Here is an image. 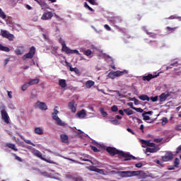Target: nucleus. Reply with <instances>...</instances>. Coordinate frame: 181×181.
<instances>
[{
    "instance_id": "bb28decb",
    "label": "nucleus",
    "mask_w": 181,
    "mask_h": 181,
    "mask_svg": "<svg viewBox=\"0 0 181 181\" xmlns=\"http://www.w3.org/2000/svg\"><path fill=\"white\" fill-rule=\"evenodd\" d=\"M40 81V79L39 78H36V79H31L30 80V81L28 82V84L30 86H35L36 84H39V82Z\"/></svg>"
},
{
    "instance_id": "6ab92c4d",
    "label": "nucleus",
    "mask_w": 181,
    "mask_h": 181,
    "mask_svg": "<svg viewBox=\"0 0 181 181\" xmlns=\"http://www.w3.org/2000/svg\"><path fill=\"white\" fill-rule=\"evenodd\" d=\"M86 115H87V113H86V110L84 109L76 113V117H78V118H86Z\"/></svg>"
},
{
    "instance_id": "393cba45",
    "label": "nucleus",
    "mask_w": 181,
    "mask_h": 181,
    "mask_svg": "<svg viewBox=\"0 0 181 181\" xmlns=\"http://www.w3.org/2000/svg\"><path fill=\"white\" fill-rule=\"evenodd\" d=\"M142 144L146 145V146H150L151 148H155L156 145L154 143H151V141L146 140H143Z\"/></svg>"
},
{
    "instance_id": "20e7f679",
    "label": "nucleus",
    "mask_w": 181,
    "mask_h": 181,
    "mask_svg": "<svg viewBox=\"0 0 181 181\" xmlns=\"http://www.w3.org/2000/svg\"><path fill=\"white\" fill-rule=\"evenodd\" d=\"M36 54V48L35 47H31L28 53L24 54L22 57L23 60H26V59H33V57Z\"/></svg>"
},
{
    "instance_id": "13d9d810",
    "label": "nucleus",
    "mask_w": 181,
    "mask_h": 181,
    "mask_svg": "<svg viewBox=\"0 0 181 181\" xmlns=\"http://www.w3.org/2000/svg\"><path fill=\"white\" fill-rule=\"evenodd\" d=\"M104 28H105V29H106V30H111V27H110V25H108V24H105V25H104Z\"/></svg>"
},
{
    "instance_id": "e2e57ef3",
    "label": "nucleus",
    "mask_w": 181,
    "mask_h": 181,
    "mask_svg": "<svg viewBox=\"0 0 181 181\" xmlns=\"http://www.w3.org/2000/svg\"><path fill=\"white\" fill-rule=\"evenodd\" d=\"M9 60H11L10 58H6V59L4 60V66H6V64H8V63H9Z\"/></svg>"
},
{
    "instance_id": "603ef678",
    "label": "nucleus",
    "mask_w": 181,
    "mask_h": 181,
    "mask_svg": "<svg viewBox=\"0 0 181 181\" xmlns=\"http://www.w3.org/2000/svg\"><path fill=\"white\" fill-rule=\"evenodd\" d=\"M167 122H168V118L163 117V119H162V125H166Z\"/></svg>"
},
{
    "instance_id": "a878e982",
    "label": "nucleus",
    "mask_w": 181,
    "mask_h": 181,
    "mask_svg": "<svg viewBox=\"0 0 181 181\" xmlns=\"http://www.w3.org/2000/svg\"><path fill=\"white\" fill-rule=\"evenodd\" d=\"M74 100H72L69 103V108L72 112H76V107H74Z\"/></svg>"
},
{
    "instance_id": "0e129e2a",
    "label": "nucleus",
    "mask_w": 181,
    "mask_h": 181,
    "mask_svg": "<svg viewBox=\"0 0 181 181\" xmlns=\"http://www.w3.org/2000/svg\"><path fill=\"white\" fill-rule=\"evenodd\" d=\"M128 105H129V107H130V108H132V110H134V108H136L135 107H134L133 103H129Z\"/></svg>"
},
{
    "instance_id": "dca6fc26",
    "label": "nucleus",
    "mask_w": 181,
    "mask_h": 181,
    "mask_svg": "<svg viewBox=\"0 0 181 181\" xmlns=\"http://www.w3.org/2000/svg\"><path fill=\"white\" fill-rule=\"evenodd\" d=\"M170 94L169 92H165L160 94V103H164L168 99V97H170Z\"/></svg>"
},
{
    "instance_id": "6e6552de",
    "label": "nucleus",
    "mask_w": 181,
    "mask_h": 181,
    "mask_svg": "<svg viewBox=\"0 0 181 181\" xmlns=\"http://www.w3.org/2000/svg\"><path fill=\"white\" fill-rule=\"evenodd\" d=\"M110 22L115 25V26H118L122 23V18L119 16H113L110 18Z\"/></svg>"
},
{
    "instance_id": "680f3d73",
    "label": "nucleus",
    "mask_w": 181,
    "mask_h": 181,
    "mask_svg": "<svg viewBox=\"0 0 181 181\" xmlns=\"http://www.w3.org/2000/svg\"><path fill=\"white\" fill-rule=\"evenodd\" d=\"M74 181H83V178H81V177H75L74 178Z\"/></svg>"
},
{
    "instance_id": "c756f323",
    "label": "nucleus",
    "mask_w": 181,
    "mask_h": 181,
    "mask_svg": "<svg viewBox=\"0 0 181 181\" xmlns=\"http://www.w3.org/2000/svg\"><path fill=\"white\" fill-rule=\"evenodd\" d=\"M39 6H41V8H47V4H46V2L43 1H39L37 0V1H36Z\"/></svg>"
},
{
    "instance_id": "79ce46f5",
    "label": "nucleus",
    "mask_w": 181,
    "mask_h": 181,
    "mask_svg": "<svg viewBox=\"0 0 181 181\" xmlns=\"http://www.w3.org/2000/svg\"><path fill=\"white\" fill-rule=\"evenodd\" d=\"M100 114L103 115V117H107V115H108V113H107V112L104 111V108H101L100 110Z\"/></svg>"
},
{
    "instance_id": "4be33fe9",
    "label": "nucleus",
    "mask_w": 181,
    "mask_h": 181,
    "mask_svg": "<svg viewBox=\"0 0 181 181\" xmlns=\"http://www.w3.org/2000/svg\"><path fill=\"white\" fill-rule=\"evenodd\" d=\"M59 86L62 88H66V87H67V83L66 82V79H59Z\"/></svg>"
},
{
    "instance_id": "a18cd8bd",
    "label": "nucleus",
    "mask_w": 181,
    "mask_h": 181,
    "mask_svg": "<svg viewBox=\"0 0 181 181\" xmlns=\"http://www.w3.org/2000/svg\"><path fill=\"white\" fill-rule=\"evenodd\" d=\"M6 111V107L4 105H0V112H5Z\"/></svg>"
},
{
    "instance_id": "2eb2a0df",
    "label": "nucleus",
    "mask_w": 181,
    "mask_h": 181,
    "mask_svg": "<svg viewBox=\"0 0 181 181\" xmlns=\"http://www.w3.org/2000/svg\"><path fill=\"white\" fill-rule=\"evenodd\" d=\"M91 159H93V157H91L90 155H86L83 157L80 158V160H83V162H90L91 165H97V163L93 162Z\"/></svg>"
},
{
    "instance_id": "4468645a",
    "label": "nucleus",
    "mask_w": 181,
    "mask_h": 181,
    "mask_svg": "<svg viewBox=\"0 0 181 181\" xmlns=\"http://www.w3.org/2000/svg\"><path fill=\"white\" fill-rule=\"evenodd\" d=\"M161 158L164 162H169V160L173 159V153H172V152H168L165 156H162Z\"/></svg>"
},
{
    "instance_id": "37998d69",
    "label": "nucleus",
    "mask_w": 181,
    "mask_h": 181,
    "mask_svg": "<svg viewBox=\"0 0 181 181\" xmlns=\"http://www.w3.org/2000/svg\"><path fill=\"white\" fill-rule=\"evenodd\" d=\"M111 111L112 112H117V111H118V106L117 105H113L112 107H111Z\"/></svg>"
},
{
    "instance_id": "7ed1b4c3",
    "label": "nucleus",
    "mask_w": 181,
    "mask_h": 181,
    "mask_svg": "<svg viewBox=\"0 0 181 181\" xmlns=\"http://www.w3.org/2000/svg\"><path fill=\"white\" fill-rule=\"evenodd\" d=\"M124 74H128V71L127 70L124 71H116L113 72H110L108 74L109 78L114 79L115 77H121V76H124Z\"/></svg>"
},
{
    "instance_id": "f3484780",
    "label": "nucleus",
    "mask_w": 181,
    "mask_h": 181,
    "mask_svg": "<svg viewBox=\"0 0 181 181\" xmlns=\"http://www.w3.org/2000/svg\"><path fill=\"white\" fill-rule=\"evenodd\" d=\"M1 118L6 124H9V115H8V112H1Z\"/></svg>"
},
{
    "instance_id": "338daca9",
    "label": "nucleus",
    "mask_w": 181,
    "mask_h": 181,
    "mask_svg": "<svg viewBox=\"0 0 181 181\" xmlns=\"http://www.w3.org/2000/svg\"><path fill=\"white\" fill-rule=\"evenodd\" d=\"M178 65L179 64L177 63V62H175L174 63H172L170 64V66H174L175 67H177Z\"/></svg>"
},
{
    "instance_id": "58836bf2",
    "label": "nucleus",
    "mask_w": 181,
    "mask_h": 181,
    "mask_svg": "<svg viewBox=\"0 0 181 181\" xmlns=\"http://www.w3.org/2000/svg\"><path fill=\"white\" fill-rule=\"evenodd\" d=\"M13 156H14L16 160H18V162H23V160L21 158V157L16 156L15 153H12Z\"/></svg>"
},
{
    "instance_id": "c85d7f7f",
    "label": "nucleus",
    "mask_w": 181,
    "mask_h": 181,
    "mask_svg": "<svg viewBox=\"0 0 181 181\" xmlns=\"http://www.w3.org/2000/svg\"><path fill=\"white\" fill-rule=\"evenodd\" d=\"M62 52L66 53V54H70V53H71V49H69L67 45H64V47H62Z\"/></svg>"
},
{
    "instance_id": "bf43d9fd",
    "label": "nucleus",
    "mask_w": 181,
    "mask_h": 181,
    "mask_svg": "<svg viewBox=\"0 0 181 181\" xmlns=\"http://www.w3.org/2000/svg\"><path fill=\"white\" fill-rule=\"evenodd\" d=\"M142 166H143L142 163H136V164L135 165V167H136V168H142Z\"/></svg>"
},
{
    "instance_id": "cd10ccee",
    "label": "nucleus",
    "mask_w": 181,
    "mask_h": 181,
    "mask_svg": "<svg viewBox=\"0 0 181 181\" xmlns=\"http://www.w3.org/2000/svg\"><path fill=\"white\" fill-rule=\"evenodd\" d=\"M139 100H141V101H150L151 98L148 96L147 95H141L139 97Z\"/></svg>"
},
{
    "instance_id": "052dcab7",
    "label": "nucleus",
    "mask_w": 181,
    "mask_h": 181,
    "mask_svg": "<svg viewBox=\"0 0 181 181\" xmlns=\"http://www.w3.org/2000/svg\"><path fill=\"white\" fill-rule=\"evenodd\" d=\"M162 139H155L154 142H156V144H160V142H162Z\"/></svg>"
},
{
    "instance_id": "2f4dec72",
    "label": "nucleus",
    "mask_w": 181,
    "mask_h": 181,
    "mask_svg": "<svg viewBox=\"0 0 181 181\" xmlns=\"http://www.w3.org/2000/svg\"><path fill=\"white\" fill-rule=\"evenodd\" d=\"M178 27H174V28H171V27H166V30L167 32H168L169 33H173V32H175V30H176V29H177Z\"/></svg>"
},
{
    "instance_id": "0eeeda50",
    "label": "nucleus",
    "mask_w": 181,
    "mask_h": 181,
    "mask_svg": "<svg viewBox=\"0 0 181 181\" xmlns=\"http://www.w3.org/2000/svg\"><path fill=\"white\" fill-rule=\"evenodd\" d=\"M34 155L35 156H37V158H39L42 160H45V162H47V163H54V162H53V160H52L50 158L46 159L45 158H44V156L42 155V153L39 151V150H35Z\"/></svg>"
},
{
    "instance_id": "4d7b16f0",
    "label": "nucleus",
    "mask_w": 181,
    "mask_h": 181,
    "mask_svg": "<svg viewBox=\"0 0 181 181\" xmlns=\"http://www.w3.org/2000/svg\"><path fill=\"white\" fill-rule=\"evenodd\" d=\"M132 101L134 102L135 105H138V104L139 103V100H138V99H136V98H134L132 99Z\"/></svg>"
},
{
    "instance_id": "69168bd1",
    "label": "nucleus",
    "mask_w": 181,
    "mask_h": 181,
    "mask_svg": "<svg viewBox=\"0 0 181 181\" xmlns=\"http://www.w3.org/2000/svg\"><path fill=\"white\" fill-rule=\"evenodd\" d=\"M7 94L10 98H12V91L7 90Z\"/></svg>"
},
{
    "instance_id": "aec40b11",
    "label": "nucleus",
    "mask_w": 181,
    "mask_h": 181,
    "mask_svg": "<svg viewBox=\"0 0 181 181\" xmlns=\"http://www.w3.org/2000/svg\"><path fill=\"white\" fill-rule=\"evenodd\" d=\"M158 151H159V148H151L147 147L146 148V153H148V152L150 153H155L158 152Z\"/></svg>"
},
{
    "instance_id": "423d86ee",
    "label": "nucleus",
    "mask_w": 181,
    "mask_h": 181,
    "mask_svg": "<svg viewBox=\"0 0 181 181\" xmlns=\"http://www.w3.org/2000/svg\"><path fill=\"white\" fill-rule=\"evenodd\" d=\"M2 37H5L8 39L10 42H13L15 39V35L13 34H11L8 30H1Z\"/></svg>"
},
{
    "instance_id": "412c9836",
    "label": "nucleus",
    "mask_w": 181,
    "mask_h": 181,
    "mask_svg": "<svg viewBox=\"0 0 181 181\" xmlns=\"http://www.w3.org/2000/svg\"><path fill=\"white\" fill-rule=\"evenodd\" d=\"M6 146L7 148H9V149H12L15 152H18V148H16V146L15 144H12V143H7L6 144Z\"/></svg>"
},
{
    "instance_id": "5701e85b",
    "label": "nucleus",
    "mask_w": 181,
    "mask_h": 181,
    "mask_svg": "<svg viewBox=\"0 0 181 181\" xmlns=\"http://www.w3.org/2000/svg\"><path fill=\"white\" fill-rule=\"evenodd\" d=\"M25 52V49H23V47H19L15 50V53L17 56H20L21 54H23V52Z\"/></svg>"
},
{
    "instance_id": "09e8293b",
    "label": "nucleus",
    "mask_w": 181,
    "mask_h": 181,
    "mask_svg": "<svg viewBox=\"0 0 181 181\" xmlns=\"http://www.w3.org/2000/svg\"><path fill=\"white\" fill-rule=\"evenodd\" d=\"M71 54H78V55H80V52H78V50H77V49H71V53H70Z\"/></svg>"
},
{
    "instance_id": "f8f14e48",
    "label": "nucleus",
    "mask_w": 181,
    "mask_h": 181,
    "mask_svg": "<svg viewBox=\"0 0 181 181\" xmlns=\"http://www.w3.org/2000/svg\"><path fill=\"white\" fill-rule=\"evenodd\" d=\"M88 170L91 172H96V173H99L100 175H105V172L103 169L98 168L95 166H89Z\"/></svg>"
},
{
    "instance_id": "a19ab883",
    "label": "nucleus",
    "mask_w": 181,
    "mask_h": 181,
    "mask_svg": "<svg viewBox=\"0 0 181 181\" xmlns=\"http://www.w3.org/2000/svg\"><path fill=\"white\" fill-rule=\"evenodd\" d=\"M110 122H111V124H113V125H119V122L117 119L110 120Z\"/></svg>"
},
{
    "instance_id": "c03bdc74",
    "label": "nucleus",
    "mask_w": 181,
    "mask_h": 181,
    "mask_svg": "<svg viewBox=\"0 0 181 181\" xmlns=\"http://www.w3.org/2000/svg\"><path fill=\"white\" fill-rule=\"evenodd\" d=\"M59 42L62 45V47L66 46V42L62 37L59 39Z\"/></svg>"
},
{
    "instance_id": "3c124183",
    "label": "nucleus",
    "mask_w": 181,
    "mask_h": 181,
    "mask_svg": "<svg viewBox=\"0 0 181 181\" xmlns=\"http://www.w3.org/2000/svg\"><path fill=\"white\" fill-rule=\"evenodd\" d=\"M134 111H136V112H144V110L141 107H136V108H134Z\"/></svg>"
},
{
    "instance_id": "9d476101",
    "label": "nucleus",
    "mask_w": 181,
    "mask_h": 181,
    "mask_svg": "<svg viewBox=\"0 0 181 181\" xmlns=\"http://www.w3.org/2000/svg\"><path fill=\"white\" fill-rule=\"evenodd\" d=\"M35 108H39L42 111H46L47 110V105L46 103L40 101H37L35 105Z\"/></svg>"
},
{
    "instance_id": "72a5a7b5",
    "label": "nucleus",
    "mask_w": 181,
    "mask_h": 181,
    "mask_svg": "<svg viewBox=\"0 0 181 181\" xmlns=\"http://www.w3.org/2000/svg\"><path fill=\"white\" fill-rule=\"evenodd\" d=\"M124 112H125V114H127V115H132V114H134V110L127 108V109H124Z\"/></svg>"
},
{
    "instance_id": "a211bd4d",
    "label": "nucleus",
    "mask_w": 181,
    "mask_h": 181,
    "mask_svg": "<svg viewBox=\"0 0 181 181\" xmlns=\"http://www.w3.org/2000/svg\"><path fill=\"white\" fill-rule=\"evenodd\" d=\"M60 139L62 144H69V136L66 134H61Z\"/></svg>"
},
{
    "instance_id": "7c9ffc66",
    "label": "nucleus",
    "mask_w": 181,
    "mask_h": 181,
    "mask_svg": "<svg viewBox=\"0 0 181 181\" xmlns=\"http://www.w3.org/2000/svg\"><path fill=\"white\" fill-rule=\"evenodd\" d=\"M34 132H35V134H37V135H43V129L40 127L35 128Z\"/></svg>"
},
{
    "instance_id": "f704fd0d",
    "label": "nucleus",
    "mask_w": 181,
    "mask_h": 181,
    "mask_svg": "<svg viewBox=\"0 0 181 181\" xmlns=\"http://www.w3.org/2000/svg\"><path fill=\"white\" fill-rule=\"evenodd\" d=\"M30 86L29 85L28 82L25 83L24 85L22 86L21 90L23 91H26L28 90V88L30 87Z\"/></svg>"
},
{
    "instance_id": "ea45409f",
    "label": "nucleus",
    "mask_w": 181,
    "mask_h": 181,
    "mask_svg": "<svg viewBox=\"0 0 181 181\" xmlns=\"http://www.w3.org/2000/svg\"><path fill=\"white\" fill-rule=\"evenodd\" d=\"M0 18H2V19H6V15L4 11H2V9L0 8Z\"/></svg>"
},
{
    "instance_id": "6e6d98bb",
    "label": "nucleus",
    "mask_w": 181,
    "mask_h": 181,
    "mask_svg": "<svg viewBox=\"0 0 181 181\" xmlns=\"http://www.w3.org/2000/svg\"><path fill=\"white\" fill-rule=\"evenodd\" d=\"M91 149L92 151H93V152H100V150L98 148H97V147L92 146H91Z\"/></svg>"
},
{
    "instance_id": "49530a36",
    "label": "nucleus",
    "mask_w": 181,
    "mask_h": 181,
    "mask_svg": "<svg viewBox=\"0 0 181 181\" xmlns=\"http://www.w3.org/2000/svg\"><path fill=\"white\" fill-rule=\"evenodd\" d=\"M147 35H148L150 37H153L154 39L156 38V36H157L156 33H149V32H147Z\"/></svg>"
},
{
    "instance_id": "b1692460",
    "label": "nucleus",
    "mask_w": 181,
    "mask_h": 181,
    "mask_svg": "<svg viewBox=\"0 0 181 181\" xmlns=\"http://www.w3.org/2000/svg\"><path fill=\"white\" fill-rule=\"evenodd\" d=\"M94 84H95V82H94V81L89 80L86 82L85 86L86 88H91V87H93Z\"/></svg>"
},
{
    "instance_id": "5fc2aeb1",
    "label": "nucleus",
    "mask_w": 181,
    "mask_h": 181,
    "mask_svg": "<svg viewBox=\"0 0 181 181\" xmlns=\"http://www.w3.org/2000/svg\"><path fill=\"white\" fill-rule=\"evenodd\" d=\"M88 2H89V4L91 5H98L97 2H95V0H88Z\"/></svg>"
},
{
    "instance_id": "39448f33",
    "label": "nucleus",
    "mask_w": 181,
    "mask_h": 181,
    "mask_svg": "<svg viewBox=\"0 0 181 181\" xmlns=\"http://www.w3.org/2000/svg\"><path fill=\"white\" fill-rule=\"evenodd\" d=\"M119 156H122V158H124V160H135V159L141 160V158H136L135 156L121 151L119 152Z\"/></svg>"
},
{
    "instance_id": "c9c22d12",
    "label": "nucleus",
    "mask_w": 181,
    "mask_h": 181,
    "mask_svg": "<svg viewBox=\"0 0 181 181\" xmlns=\"http://www.w3.org/2000/svg\"><path fill=\"white\" fill-rule=\"evenodd\" d=\"M180 163V160L178 158H176L174 161L175 168H179V164Z\"/></svg>"
},
{
    "instance_id": "774afa93",
    "label": "nucleus",
    "mask_w": 181,
    "mask_h": 181,
    "mask_svg": "<svg viewBox=\"0 0 181 181\" xmlns=\"http://www.w3.org/2000/svg\"><path fill=\"white\" fill-rule=\"evenodd\" d=\"M180 151H181V145L177 148L176 153H179V152H180Z\"/></svg>"
},
{
    "instance_id": "473e14b6",
    "label": "nucleus",
    "mask_w": 181,
    "mask_h": 181,
    "mask_svg": "<svg viewBox=\"0 0 181 181\" xmlns=\"http://www.w3.org/2000/svg\"><path fill=\"white\" fill-rule=\"evenodd\" d=\"M0 50H1V52H11L9 47L4 46L2 44H0Z\"/></svg>"
},
{
    "instance_id": "4c0bfd02",
    "label": "nucleus",
    "mask_w": 181,
    "mask_h": 181,
    "mask_svg": "<svg viewBox=\"0 0 181 181\" xmlns=\"http://www.w3.org/2000/svg\"><path fill=\"white\" fill-rule=\"evenodd\" d=\"M91 50L90 49H86L83 51V54H85V56H91Z\"/></svg>"
},
{
    "instance_id": "8fccbe9b",
    "label": "nucleus",
    "mask_w": 181,
    "mask_h": 181,
    "mask_svg": "<svg viewBox=\"0 0 181 181\" xmlns=\"http://www.w3.org/2000/svg\"><path fill=\"white\" fill-rule=\"evenodd\" d=\"M66 177L67 178V179H72V180H74V175H73V174H67L66 175Z\"/></svg>"
},
{
    "instance_id": "1a4fd4ad",
    "label": "nucleus",
    "mask_w": 181,
    "mask_h": 181,
    "mask_svg": "<svg viewBox=\"0 0 181 181\" xmlns=\"http://www.w3.org/2000/svg\"><path fill=\"white\" fill-rule=\"evenodd\" d=\"M106 151L108 152L110 156H115V155L119 156V153L121 152V151L117 150V148L114 147H107Z\"/></svg>"
},
{
    "instance_id": "ddd939ff",
    "label": "nucleus",
    "mask_w": 181,
    "mask_h": 181,
    "mask_svg": "<svg viewBox=\"0 0 181 181\" xmlns=\"http://www.w3.org/2000/svg\"><path fill=\"white\" fill-rule=\"evenodd\" d=\"M52 18H53V13L51 11H47L42 14L41 19L42 21H49V19H52Z\"/></svg>"
},
{
    "instance_id": "f03ea898",
    "label": "nucleus",
    "mask_w": 181,
    "mask_h": 181,
    "mask_svg": "<svg viewBox=\"0 0 181 181\" xmlns=\"http://www.w3.org/2000/svg\"><path fill=\"white\" fill-rule=\"evenodd\" d=\"M56 108H58L57 106H55L54 109V112L52 113V117L54 121H56L57 125L63 127V125H64V123L62 122V119H60V117L57 116V114H59V111Z\"/></svg>"
},
{
    "instance_id": "de8ad7c7",
    "label": "nucleus",
    "mask_w": 181,
    "mask_h": 181,
    "mask_svg": "<svg viewBox=\"0 0 181 181\" xmlns=\"http://www.w3.org/2000/svg\"><path fill=\"white\" fill-rule=\"evenodd\" d=\"M24 142H25V144H28V145H32V146H36V145L30 141V140L25 139Z\"/></svg>"
},
{
    "instance_id": "f257e3e1",
    "label": "nucleus",
    "mask_w": 181,
    "mask_h": 181,
    "mask_svg": "<svg viewBox=\"0 0 181 181\" xmlns=\"http://www.w3.org/2000/svg\"><path fill=\"white\" fill-rule=\"evenodd\" d=\"M117 174L120 177H132V176H140L142 179L146 177V174L143 170L139 171H119Z\"/></svg>"
},
{
    "instance_id": "9b49d317",
    "label": "nucleus",
    "mask_w": 181,
    "mask_h": 181,
    "mask_svg": "<svg viewBox=\"0 0 181 181\" xmlns=\"http://www.w3.org/2000/svg\"><path fill=\"white\" fill-rule=\"evenodd\" d=\"M159 73L157 74H148L147 76H144L142 77V80L144 81H151L152 78H156V77H158Z\"/></svg>"
},
{
    "instance_id": "e433bc0d",
    "label": "nucleus",
    "mask_w": 181,
    "mask_h": 181,
    "mask_svg": "<svg viewBox=\"0 0 181 181\" xmlns=\"http://www.w3.org/2000/svg\"><path fill=\"white\" fill-rule=\"evenodd\" d=\"M142 117H143L144 121H149V119H151V117L146 115V114H145L144 112L142 113Z\"/></svg>"
},
{
    "instance_id": "864d4df0",
    "label": "nucleus",
    "mask_w": 181,
    "mask_h": 181,
    "mask_svg": "<svg viewBox=\"0 0 181 181\" xmlns=\"http://www.w3.org/2000/svg\"><path fill=\"white\" fill-rule=\"evenodd\" d=\"M150 100L152 103H156V101H158V96L151 97Z\"/></svg>"
}]
</instances>
